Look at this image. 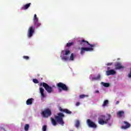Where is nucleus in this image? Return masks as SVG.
Instances as JSON below:
<instances>
[{
	"label": "nucleus",
	"mask_w": 131,
	"mask_h": 131,
	"mask_svg": "<svg viewBox=\"0 0 131 131\" xmlns=\"http://www.w3.org/2000/svg\"><path fill=\"white\" fill-rule=\"evenodd\" d=\"M60 57L63 62H73L75 60V53H71V49L66 48L60 52Z\"/></svg>",
	"instance_id": "obj_1"
},
{
	"label": "nucleus",
	"mask_w": 131,
	"mask_h": 131,
	"mask_svg": "<svg viewBox=\"0 0 131 131\" xmlns=\"http://www.w3.org/2000/svg\"><path fill=\"white\" fill-rule=\"evenodd\" d=\"M64 114L61 113H59L57 114V116H55V119L51 118V121L53 125L55 126V125H57V122L59 124H60V125H64V121H63V118H64Z\"/></svg>",
	"instance_id": "obj_2"
},
{
	"label": "nucleus",
	"mask_w": 131,
	"mask_h": 131,
	"mask_svg": "<svg viewBox=\"0 0 131 131\" xmlns=\"http://www.w3.org/2000/svg\"><path fill=\"white\" fill-rule=\"evenodd\" d=\"M111 119V115L107 114L106 115L100 116L98 118V123L101 125L107 124L109 122V120Z\"/></svg>",
	"instance_id": "obj_3"
},
{
	"label": "nucleus",
	"mask_w": 131,
	"mask_h": 131,
	"mask_svg": "<svg viewBox=\"0 0 131 131\" xmlns=\"http://www.w3.org/2000/svg\"><path fill=\"white\" fill-rule=\"evenodd\" d=\"M91 47H81L80 49V54L82 56L84 55L85 52H93L94 51V48L96 45H90Z\"/></svg>",
	"instance_id": "obj_4"
},
{
	"label": "nucleus",
	"mask_w": 131,
	"mask_h": 131,
	"mask_svg": "<svg viewBox=\"0 0 131 131\" xmlns=\"http://www.w3.org/2000/svg\"><path fill=\"white\" fill-rule=\"evenodd\" d=\"M34 32H35V27L33 26H31L29 27L27 32V37L28 38H31L32 36H33V34H34Z\"/></svg>",
	"instance_id": "obj_5"
},
{
	"label": "nucleus",
	"mask_w": 131,
	"mask_h": 131,
	"mask_svg": "<svg viewBox=\"0 0 131 131\" xmlns=\"http://www.w3.org/2000/svg\"><path fill=\"white\" fill-rule=\"evenodd\" d=\"M33 22L36 28H38V27H40V26H41V23L39 20V19L36 14H34V15L33 18Z\"/></svg>",
	"instance_id": "obj_6"
},
{
	"label": "nucleus",
	"mask_w": 131,
	"mask_h": 131,
	"mask_svg": "<svg viewBox=\"0 0 131 131\" xmlns=\"http://www.w3.org/2000/svg\"><path fill=\"white\" fill-rule=\"evenodd\" d=\"M57 85L58 88H59V91L60 93H61L62 91H64L65 92H67V91H68V87H67L65 84L62 82L57 83Z\"/></svg>",
	"instance_id": "obj_7"
},
{
	"label": "nucleus",
	"mask_w": 131,
	"mask_h": 131,
	"mask_svg": "<svg viewBox=\"0 0 131 131\" xmlns=\"http://www.w3.org/2000/svg\"><path fill=\"white\" fill-rule=\"evenodd\" d=\"M51 114H52V113L51 112V110H50V108L45 109L41 113L42 117H44L45 118H48V117H50Z\"/></svg>",
	"instance_id": "obj_8"
},
{
	"label": "nucleus",
	"mask_w": 131,
	"mask_h": 131,
	"mask_svg": "<svg viewBox=\"0 0 131 131\" xmlns=\"http://www.w3.org/2000/svg\"><path fill=\"white\" fill-rule=\"evenodd\" d=\"M40 85L41 86H43L45 90H46L47 92L49 94L53 93V87L50 86V85H48V84L43 82L40 83Z\"/></svg>",
	"instance_id": "obj_9"
},
{
	"label": "nucleus",
	"mask_w": 131,
	"mask_h": 131,
	"mask_svg": "<svg viewBox=\"0 0 131 131\" xmlns=\"http://www.w3.org/2000/svg\"><path fill=\"white\" fill-rule=\"evenodd\" d=\"M80 45L81 47H87V48H91V46H95V44H90L88 42V41H85L84 40H82L80 42Z\"/></svg>",
	"instance_id": "obj_10"
},
{
	"label": "nucleus",
	"mask_w": 131,
	"mask_h": 131,
	"mask_svg": "<svg viewBox=\"0 0 131 131\" xmlns=\"http://www.w3.org/2000/svg\"><path fill=\"white\" fill-rule=\"evenodd\" d=\"M39 93L40 94V98L41 101H43L44 99L47 97V94L45 93V89L42 87H40L39 89Z\"/></svg>",
	"instance_id": "obj_11"
},
{
	"label": "nucleus",
	"mask_w": 131,
	"mask_h": 131,
	"mask_svg": "<svg viewBox=\"0 0 131 131\" xmlns=\"http://www.w3.org/2000/svg\"><path fill=\"white\" fill-rule=\"evenodd\" d=\"M115 67L116 70H120V69H124V67L122 65V63L120 62H116L115 64Z\"/></svg>",
	"instance_id": "obj_12"
},
{
	"label": "nucleus",
	"mask_w": 131,
	"mask_h": 131,
	"mask_svg": "<svg viewBox=\"0 0 131 131\" xmlns=\"http://www.w3.org/2000/svg\"><path fill=\"white\" fill-rule=\"evenodd\" d=\"M86 123L90 127H93V128H96V127H97V125L90 119L87 120Z\"/></svg>",
	"instance_id": "obj_13"
},
{
	"label": "nucleus",
	"mask_w": 131,
	"mask_h": 131,
	"mask_svg": "<svg viewBox=\"0 0 131 131\" xmlns=\"http://www.w3.org/2000/svg\"><path fill=\"white\" fill-rule=\"evenodd\" d=\"M106 75L110 76V75H115L116 74V71L115 70H110L105 72Z\"/></svg>",
	"instance_id": "obj_14"
},
{
	"label": "nucleus",
	"mask_w": 131,
	"mask_h": 131,
	"mask_svg": "<svg viewBox=\"0 0 131 131\" xmlns=\"http://www.w3.org/2000/svg\"><path fill=\"white\" fill-rule=\"evenodd\" d=\"M31 6V3H28L27 4H25L23 5V6L21 7L20 9L22 11H26L27 10H28L29 9V7Z\"/></svg>",
	"instance_id": "obj_15"
},
{
	"label": "nucleus",
	"mask_w": 131,
	"mask_h": 131,
	"mask_svg": "<svg viewBox=\"0 0 131 131\" xmlns=\"http://www.w3.org/2000/svg\"><path fill=\"white\" fill-rule=\"evenodd\" d=\"M130 127V124L126 121H124V124L122 126L123 129H126L127 128H129Z\"/></svg>",
	"instance_id": "obj_16"
},
{
	"label": "nucleus",
	"mask_w": 131,
	"mask_h": 131,
	"mask_svg": "<svg viewBox=\"0 0 131 131\" xmlns=\"http://www.w3.org/2000/svg\"><path fill=\"white\" fill-rule=\"evenodd\" d=\"M34 101V99L33 98H29L26 101L27 105H32V103Z\"/></svg>",
	"instance_id": "obj_17"
},
{
	"label": "nucleus",
	"mask_w": 131,
	"mask_h": 131,
	"mask_svg": "<svg viewBox=\"0 0 131 131\" xmlns=\"http://www.w3.org/2000/svg\"><path fill=\"white\" fill-rule=\"evenodd\" d=\"M102 79V75L98 74L96 76L94 77V80H101Z\"/></svg>",
	"instance_id": "obj_18"
},
{
	"label": "nucleus",
	"mask_w": 131,
	"mask_h": 131,
	"mask_svg": "<svg viewBox=\"0 0 131 131\" xmlns=\"http://www.w3.org/2000/svg\"><path fill=\"white\" fill-rule=\"evenodd\" d=\"M59 110L61 112H65V113H67V114H71V111H70L67 109L63 110V109H62V108L60 107Z\"/></svg>",
	"instance_id": "obj_19"
},
{
	"label": "nucleus",
	"mask_w": 131,
	"mask_h": 131,
	"mask_svg": "<svg viewBox=\"0 0 131 131\" xmlns=\"http://www.w3.org/2000/svg\"><path fill=\"white\" fill-rule=\"evenodd\" d=\"M117 114L119 117H122L123 116V114H124V112L123 111H120L117 113Z\"/></svg>",
	"instance_id": "obj_20"
},
{
	"label": "nucleus",
	"mask_w": 131,
	"mask_h": 131,
	"mask_svg": "<svg viewBox=\"0 0 131 131\" xmlns=\"http://www.w3.org/2000/svg\"><path fill=\"white\" fill-rule=\"evenodd\" d=\"M80 125V122L78 120H76L75 122V126L76 128H78Z\"/></svg>",
	"instance_id": "obj_21"
},
{
	"label": "nucleus",
	"mask_w": 131,
	"mask_h": 131,
	"mask_svg": "<svg viewBox=\"0 0 131 131\" xmlns=\"http://www.w3.org/2000/svg\"><path fill=\"white\" fill-rule=\"evenodd\" d=\"M100 84L101 85H103V86H104V88H109L110 86V83H109L101 82Z\"/></svg>",
	"instance_id": "obj_22"
},
{
	"label": "nucleus",
	"mask_w": 131,
	"mask_h": 131,
	"mask_svg": "<svg viewBox=\"0 0 131 131\" xmlns=\"http://www.w3.org/2000/svg\"><path fill=\"white\" fill-rule=\"evenodd\" d=\"M108 104H109V101L108 100H104L102 104V107H106L108 106Z\"/></svg>",
	"instance_id": "obj_23"
},
{
	"label": "nucleus",
	"mask_w": 131,
	"mask_h": 131,
	"mask_svg": "<svg viewBox=\"0 0 131 131\" xmlns=\"http://www.w3.org/2000/svg\"><path fill=\"white\" fill-rule=\"evenodd\" d=\"M24 129L25 131H28L29 129V124H26L25 125Z\"/></svg>",
	"instance_id": "obj_24"
},
{
	"label": "nucleus",
	"mask_w": 131,
	"mask_h": 131,
	"mask_svg": "<svg viewBox=\"0 0 131 131\" xmlns=\"http://www.w3.org/2000/svg\"><path fill=\"white\" fill-rule=\"evenodd\" d=\"M88 97H89L88 95H84V94H82V95H81L79 96L80 99H83V98H86Z\"/></svg>",
	"instance_id": "obj_25"
},
{
	"label": "nucleus",
	"mask_w": 131,
	"mask_h": 131,
	"mask_svg": "<svg viewBox=\"0 0 131 131\" xmlns=\"http://www.w3.org/2000/svg\"><path fill=\"white\" fill-rule=\"evenodd\" d=\"M89 78L90 79H91V80H93V81L95 80V77H94L93 74L90 75Z\"/></svg>",
	"instance_id": "obj_26"
},
{
	"label": "nucleus",
	"mask_w": 131,
	"mask_h": 131,
	"mask_svg": "<svg viewBox=\"0 0 131 131\" xmlns=\"http://www.w3.org/2000/svg\"><path fill=\"white\" fill-rule=\"evenodd\" d=\"M73 42H70V43H67V47H68V48H69V47H71V46H73Z\"/></svg>",
	"instance_id": "obj_27"
},
{
	"label": "nucleus",
	"mask_w": 131,
	"mask_h": 131,
	"mask_svg": "<svg viewBox=\"0 0 131 131\" xmlns=\"http://www.w3.org/2000/svg\"><path fill=\"white\" fill-rule=\"evenodd\" d=\"M23 58L25 60H29V56H23Z\"/></svg>",
	"instance_id": "obj_28"
},
{
	"label": "nucleus",
	"mask_w": 131,
	"mask_h": 131,
	"mask_svg": "<svg viewBox=\"0 0 131 131\" xmlns=\"http://www.w3.org/2000/svg\"><path fill=\"white\" fill-rule=\"evenodd\" d=\"M42 131H47V125H45L42 126Z\"/></svg>",
	"instance_id": "obj_29"
},
{
	"label": "nucleus",
	"mask_w": 131,
	"mask_h": 131,
	"mask_svg": "<svg viewBox=\"0 0 131 131\" xmlns=\"http://www.w3.org/2000/svg\"><path fill=\"white\" fill-rule=\"evenodd\" d=\"M33 82L34 83H38V80L36 79H33Z\"/></svg>",
	"instance_id": "obj_30"
},
{
	"label": "nucleus",
	"mask_w": 131,
	"mask_h": 131,
	"mask_svg": "<svg viewBox=\"0 0 131 131\" xmlns=\"http://www.w3.org/2000/svg\"><path fill=\"white\" fill-rule=\"evenodd\" d=\"M113 64V63L112 62H109L106 64V66H111Z\"/></svg>",
	"instance_id": "obj_31"
},
{
	"label": "nucleus",
	"mask_w": 131,
	"mask_h": 131,
	"mask_svg": "<svg viewBox=\"0 0 131 131\" xmlns=\"http://www.w3.org/2000/svg\"><path fill=\"white\" fill-rule=\"evenodd\" d=\"M79 105H80V103L79 102H77L76 104V106H79Z\"/></svg>",
	"instance_id": "obj_32"
},
{
	"label": "nucleus",
	"mask_w": 131,
	"mask_h": 131,
	"mask_svg": "<svg viewBox=\"0 0 131 131\" xmlns=\"http://www.w3.org/2000/svg\"><path fill=\"white\" fill-rule=\"evenodd\" d=\"M118 104H119V101H116V104L118 105Z\"/></svg>",
	"instance_id": "obj_33"
},
{
	"label": "nucleus",
	"mask_w": 131,
	"mask_h": 131,
	"mask_svg": "<svg viewBox=\"0 0 131 131\" xmlns=\"http://www.w3.org/2000/svg\"><path fill=\"white\" fill-rule=\"evenodd\" d=\"M95 93H96V94H99V91L96 90V91H95Z\"/></svg>",
	"instance_id": "obj_34"
},
{
	"label": "nucleus",
	"mask_w": 131,
	"mask_h": 131,
	"mask_svg": "<svg viewBox=\"0 0 131 131\" xmlns=\"http://www.w3.org/2000/svg\"><path fill=\"white\" fill-rule=\"evenodd\" d=\"M107 71H108V70H110V67H107Z\"/></svg>",
	"instance_id": "obj_35"
},
{
	"label": "nucleus",
	"mask_w": 131,
	"mask_h": 131,
	"mask_svg": "<svg viewBox=\"0 0 131 131\" xmlns=\"http://www.w3.org/2000/svg\"><path fill=\"white\" fill-rule=\"evenodd\" d=\"M118 60H120V58H118L117 60L118 61Z\"/></svg>",
	"instance_id": "obj_36"
}]
</instances>
